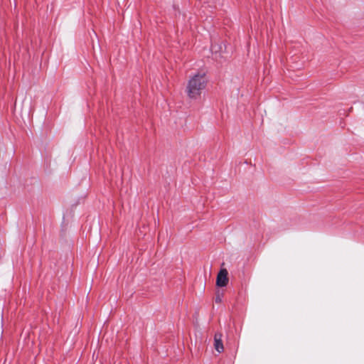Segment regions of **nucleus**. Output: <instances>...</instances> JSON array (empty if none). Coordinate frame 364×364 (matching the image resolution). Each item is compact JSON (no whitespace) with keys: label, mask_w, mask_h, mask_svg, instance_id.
<instances>
[{"label":"nucleus","mask_w":364,"mask_h":364,"mask_svg":"<svg viewBox=\"0 0 364 364\" xmlns=\"http://www.w3.org/2000/svg\"><path fill=\"white\" fill-rule=\"evenodd\" d=\"M206 81L204 75L197 74L190 79L187 85V94L190 98L196 99L205 88Z\"/></svg>","instance_id":"nucleus-1"},{"label":"nucleus","mask_w":364,"mask_h":364,"mask_svg":"<svg viewBox=\"0 0 364 364\" xmlns=\"http://www.w3.org/2000/svg\"><path fill=\"white\" fill-rule=\"evenodd\" d=\"M215 301H216V302H220V301H221V299H220V297L219 296H218L216 297V299H215Z\"/></svg>","instance_id":"nucleus-4"},{"label":"nucleus","mask_w":364,"mask_h":364,"mask_svg":"<svg viewBox=\"0 0 364 364\" xmlns=\"http://www.w3.org/2000/svg\"><path fill=\"white\" fill-rule=\"evenodd\" d=\"M214 346H215V350L218 353H221L224 349L223 344L222 343V334L220 333H217L215 334Z\"/></svg>","instance_id":"nucleus-3"},{"label":"nucleus","mask_w":364,"mask_h":364,"mask_svg":"<svg viewBox=\"0 0 364 364\" xmlns=\"http://www.w3.org/2000/svg\"><path fill=\"white\" fill-rule=\"evenodd\" d=\"M228 271L225 269H222L216 279V284L218 287H225L228 283Z\"/></svg>","instance_id":"nucleus-2"}]
</instances>
